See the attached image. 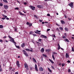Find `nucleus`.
Segmentation results:
<instances>
[{"label":"nucleus","mask_w":74,"mask_h":74,"mask_svg":"<svg viewBox=\"0 0 74 74\" xmlns=\"http://www.w3.org/2000/svg\"><path fill=\"white\" fill-rule=\"evenodd\" d=\"M64 40L65 41H66L67 42H69V41L68 40V39H67V38H66V39H64Z\"/></svg>","instance_id":"4be33fe9"},{"label":"nucleus","mask_w":74,"mask_h":74,"mask_svg":"<svg viewBox=\"0 0 74 74\" xmlns=\"http://www.w3.org/2000/svg\"><path fill=\"white\" fill-rule=\"evenodd\" d=\"M62 64V66L63 67L64 66H65V64Z\"/></svg>","instance_id":"79ce46f5"},{"label":"nucleus","mask_w":74,"mask_h":74,"mask_svg":"<svg viewBox=\"0 0 74 74\" xmlns=\"http://www.w3.org/2000/svg\"><path fill=\"white\" fill-rule=\"evenodd\" d=\"M64 35L66 36H67V35L66 34V33H64Z\"/></svg>","instance_id":"8fccbe9b"},{"label":"nucleus","mask_w":74,"mask_h":74,"mask_svg":"<svg viewBox=\"0 0 74 74\" xmlns=\"http://www.w3.org/2000/svg\"><path fill=\"white\" fill-rule=\"evenodd\" d=\"M32 35H33L34 36H37V35L35 34H33Z\"/></svg>","instance_id":"37998d69"},{"label":"nucleus","mask_w":74,"mask_h":74,"mask_svg":"<svg viewBox=\"0 0 74 74\" xmlns=\"http://www.w3.org/2000/svg\"><path fill=\"white\" fill-rule=\"evenodd\" d=\"M68 20H69V21H71V18H68Z\"/></svg>","instance_id":"0e129e2a"},{"label":"nucleus","mask_w":74,"mask_h":74,"mask_svg":"<svg viewBox=\"0 0 74 74\" xmlns=\"http://www.w3.org/2000/svg\"><path fill=\"white\" fill-rule=\"evenodd\" d=\"M3 4L1 3H0V6H3Z\"/></svg>","instance_id":"09e8293b"},{"label":"nucleus","mask_w":74,"mask_h":74,"mask_svg":"<svg viewBox=\"0 0 74 74\" xmlns=\"http://www.w3.org/2000/svg\"><path fill=\"white\" fill-rule=\"evenodd\" d=\"M11 40V41L13 42V43H14L15 44H16V43L15 42H14V39L13 38H12V39H11V40Z\"/></svg>","instance_id":"9b49d317"},{"label":"nucleus","mask_w":74,"mask_h":74,"mask_svg":"<svg viewBox=\"0 0 74 74\" xmlns=\"http://www.w3.org/2000/svg\"><path fill=\"white\" fill-rule=\"evenodd\" d=\"M32 23H30V24L29 23V27H31L32 26Z\"/></svg>","instance_id":"473e14b6"},{"label":"nucleus","mask_w":74,"mask_h":74,"mask_svg":"<svg viewBox=\"0 0 74 74\" xmlns=\"http://www.w3.org/2000/svg\"><path fill=\"white\" fill-rule=\"evenodd\" d=\"M15 74H18V73L17 72H16Z\"/></svg>","instance_id":"774afa93"},{"label":"nucleus","mask_w":74,"mask_h":74,"mask_svg":"<svg viewBox=\"0 0 74 74\" xmlns=\"http://www.w3.org/2000/svg\"><path fill=\"white\" fill-rule=\"evenodd\" d=\"M37 7L38 8H42V5H37Z\"/></svg>","instance_id":"6ab92c4d"},{"label":"nucleus","mask_w":74,"mask_h":74,"mask_svg":"<svg viewBox=\"0 0 74 74\" xmlns=\"http://www.w3.org/2000/svg\"><path fill=\"white\" fill-rule=\"evenodd\" d=\"M11 69H12V67H10L9 69V70L10 71Z\"/></svg>","instance_id":"c9c22d12"},{"label":"nucleus","mask_w":74,"mask_h":74,"mask_svg":"<svg viewBox=\"0 0 74 74\" xmlns=\"http://www.w3.org/2000/svg\"><path fill=\"white\" fill-rule=\"evenodd\" d=\"M26 24L27 25H29L30 24V23L28 22H27Z\"/></svg>","instance_id":"e433bc0d"},{"label":"nucleus","mask_w":74,"mask_h":74,"mask_svg":"<svg viewBox=\"0 0 74 74\" xmlns=\"http://www.w3.org/2000/svg\"><path fill=\"white\" fill-rule=\"evenodd\" d=\"M72 51L73 52H74V47H72Z\"/></svg>","instance_id":"f704fd0d"},{"label":"nucleus","mask_w":74,"mask_h":74,"mask_svg":"<svg viewBox=\"0 0 74 74\" xmlns=\"http://www.w3.org/2000/svg\"><path fill=\"white\" fill-rule=\"evenodd\" d=\"M15 10H19V8H15Z\"/></svg>","instance_id":"6e6d98bb"},{"label":"nucleus","mask_w":74,"mask_h":74,"mask_svg":"<svg viewBox=\"0 0 74 74\" xmlns=\"http://www.w3.org/2000/svg\"><path fill=\"white\" fill-rule=\"evenodd\" d=\"M16 64L17 65L18 67H20V65L19 64V61H16Z\"/></svg>","instance_id":"423d86ee"},{"label":"nucleus","mask_w":74,"mask_h":74,"mask_svg":"<svg viewBox=\"0 0 74 74\" xmlns=\"http://www.w3.org/2000/svg\"><path fill=\"white\" fill-rule=\"evenodd\" d=\"M61 24H65V22L64 21L61 20Z\"/></svg>","instance_id":"ddd939ff"},{"label":"nucleus","mask_w":74,"mask_h":74,"mask_svg":"<svg viewBox=\"0 0 74 74\" xmlns=\"http://www.w3.org/2000/svg\"><path fill=\"white\" fill-rule=\"evenodd\" d=\"M35 69L36 71H38V69L37 66V65H36V64H35Z\"/></svg>","instance_id":"0eeeda50"},{"label":"nucleus","mask_w":74,"mask_h":74,"mask_svg":"<svg viewBox=\"0 0 74 74\" xmlns=\"http://www.w3.org/2000/svg\"><path fill=\"white\" fill-rule=\"evenodd\" d=\"M64 29L66 32H68V31H69V29L67 28H66V27Z\"/></svg>","instance_id":"aec40b11"},{"label":"nucleus","mask_w":74,"mask_h":74,"mask_svg":"<svg viewBox=\"0 0 74 74\" xmlns=\"http://www.w3.org/2000/svg\"><path fill=\"white\" fill-rule=\"evenodd\" d=\"M19 13L20 14V15H24V14H22V12H19Z\"/></svg>","instance_id":"393cba45"},{"label":"nucleus","mask_w":74,"mask_h":74,"mask_svg":"<svg viewBox=\"0 0 74 74\" xmlns=\"http://www.w3.org/2000/svg\"><path fill=\"white\" fill-rule=\"evenodd\" d=\"M34 17H35V18H37V16L36 15H34Z\"/></svg>","instance_id":"603ef678"},{"label":"nucleus","mask_w":74,"mask_h":74,"mask_svg":"<svg viewBox=\"0 0 74 74\" xmlns=\"http://www.w3.org/2000/svg\"><path fill=\"white\" fill-rule=\"evenodd\" d=\"M51 67H52V68L53 69H55V68H54V67L53 66H51Z\"/></svg>","instance_id":"864d4df0"},{"label":"nucleus","mask_w":74,"mask_h":74,"mask_svg":"<svg viewBox=\"0 0 74 74\" xmlns=\"http://www.w3.org/2000/svg\"><path fill=\"white\" fill-rule=\"evenodd\" d=\"M47 16H50V14H47Z\"/></svg>","instance_id":"e2e57ef3"},{"label":"nucleus","mask_w":74,"mask_h":74,"mask_svg":"<svg viewBox=\"0 0 74 74\" xmlns=\"http://www.w3.org/2000/svg\"><path fill=\"white\" fill-rule=\"evenodd\" d=\"M49 60L52 64H53L54 63L53 61L49 59Z\"/></svg>","instance_id":"412c9836"},{"label":"nucleus","mask_w":74,"mask_h":74,"mask_svg":"<svg viewBox=\"0 0 74 74\" xmlns=\"http://www.w3.org/2000/svg\"><path fill=\"white\" fill-rule=\"evenodd\" d=\"M6 18H2V19L3 20H4V19H5Z\"/></svg>","instance_id":"5fc2aeb1"},{"label":"nucleus","mask_w":74,"mask_h":74,"mask_svg":"<svg viewBox=\"0 0 74 74\" xmlns=\"http://www.w3.org/2000/svg\"><path fill=\"white\" fill-rule=\"evenodd\" d=\"M3 1L4 2L8 3V2L7 0H3Z\"/></svg>","instance_id":"5701e85b"},{"label":"nucleus","mask_w":74,"mask_h":74,"mask_svg":"<svg viewBox=\"0 0 74 74\" xmlns=\"http://www.w3.org/2000/svg\"><path fill=\"white\" fill-rule=\"evenodd\" d=\"M8 37L10 39V40H11V39H12V37H11V36H8Z\"/></svg>","instance_id":"4c0bfd02"},{"label":"nucleus","mask_w":74,"mask_h":74,"mask_svg":"<svg viewBox=\"0 0 74 74\" xmlns=\"http://www.w3.org/2000/svg\"><path fill=\"white\" fill-rule=\"evenodd\" d=\"M40 37H42V38H47V37L45 36H44L43 35H41V36H40Z\"/></svg>","instance_id":"9d476101"},{"label":"nucleus","mask_w":74,"mask_h":74,"mask_svg":"<svg viewBox=\"0 0 74 74\" xmlns=\"http://www.w3.org/2000/svg\"><path fill=\"white\" fill-rule=\"evenodd\" d=\"M53 54H56V55H57V53H56L55 52H53Z\"/></svg>","instance_id":"a19ab883"},{"label":"nucleus","mask_w":74,"mask_h":74,"mask_svg":"<svg viewBox=\"0 0 74 74\" xmlns=\"http://www.w3.org/2000/svg\"><path fill=\"white\" fill-rule=\"evenodd\" d=\"M74 3L73 2H71L69 4V5L72 8H73V4Z\"/></svg>","instance_id":"f03ea898"},{"label":"nucleus","mask_w":74,"mask_h":74,"mask_svg":"<svg viewBox=\"0 0 74 74\" xmlns=\"http://www.w3.org/2000/svg\"><path fill=\"white\" fill-rule=\"evenodd\" d=\"M31 50H30L29 49H25V50H26V51H30L31 52H33V49L32 48H31Z\"/></svg>","instance_id":"7ed1b4c3"},{"label":"nucleus","mask_w":74,"mask_h":74,"mask_svg":"<svg viewBox=\"0 0 74 74\" xmlns=\"http://www.w3.org/2000/svg\"><path fill=\"white\" fill-rule=\"evenodd\" d=\"M2 71V69L1 68H0V72H1Z\"/></svg>","instance_id":"58836bf2"},{"label":"nucleus","mask_w":74,"mask_h":74,"mask_svg":"<svg viewBox=\"0 0 74 74\" xmlns=\"http://www.w3.org/2000/svg\"><path fill=\"white\" fill-rule=\"evenodd\" d=\"M46 52H49V49H47L45 50Z\"/></svg>","instance_id":"49530a36"},{"label":"nucleus","mask_w":74,"mask_h":74,"mask_svg":"<svg viewBox=\"0 0 74 74\" xmlns=\"http://www.w3.org/2000/svg\"><path fill=\"white\" fill-rule=\"evenodd\" d=\"M23 52L24 54L25 55V56L27 57H28L29 56L28 54L25 50H23Z\"/></svg>","instance_id":"f257e3e1"},{"label":"nucleus","mask_w":74,"mask_h":74,"mask_svg":"<svg viewBox=\"0 0 74 74\" xmlns=\"http://www.w3.org/2000/svg\"><path fill=\"white\" fill-rule=\"evenodd\" d=\"M29 7H30V8L32 9V10H35V7L34 6H33L32 5H30L29 6Z\"/></svg>","instance_id":"20e7f679"},{"label":"nucleus","mask_w":74,"mask_h":74,"mask_svg":"<svg viewBox=\"0 0 74 74\" xmlns=\"http://www.w3.org/2000/svg\"><path fill=\"white\" fill-rule=\"evenodd\" d=\"M66 38V37L65 36H63L62 38Z\"/></svg>","instance_id":"4d7b16f0"},{"label":"nucleus","mask_w":74,"mask_h":74,"mask_svg":"<svg viewBox=\"0 0 74 74\" xmlns=\"http://www.w3.org/2000/svg\"><path fill=\"white\" fill-rule=\"evenodd\" d=\"M36 31H35V33L36 34H38V32H41V31H38V30H36Z\"/></svg>","instance_id":"1a4fd4ad"},{"label":"nucleus","mask_w":74,"mask_h":74,"mask_svg":"<svg viewBox=\"0 0 74 74\" xmlns=\"http://www.w3.org/2000/svg\"><path fill=\"white\" fill-rule=\"evenodd\" d=\"M24 4L25 5H27V3L26 2H24Z\"/></svg>","instance_id":"680f3d73"},{"label":"nucleus","mask_w":74,"mask_h":74,"mask_svg":"<svg viewBox=\"0 0 74 74\" xmlns=\"http://www.w3.org/2000/svg\"><path fill=\"white\" fill-rule=\"evenodd\" d=\"M64 16L65 18H66L67 17H66V15L65 14V15H64Z\"/></svg>","instance_id":"c03bdc74"},{"label":"nucleus","mask_w":74,"mask_h":74,"mask_svg":"<svg viewBox=\"0 0 74 74\" xmlns=\"http://www.w3.org/2000/svg\"><path fill=\"white\" fill-rule=\"evenodd\" d=\"M12 71H13V72H15V68H13Z\"/></svg>","instance_id":"2f4dec72"},{"label":"nucleus","mask_w":74,"mask_h":74,"mask_svg":"<svg viewBox=\"0 0 74 74\" xmlns=\"http://www.w3.org/2000/svg\"><path fill=\"white\" fill-rule=\"evenodd\" d=\"M2 16H3V17H4L5 18H7V16H5L4 14H2Z\"/></svg>","instance_id":"b1692460"},{"label":"nucleus","mask_w":74,"mask_h":74,"mask_svg":"<svg viewBox=\"0 0 74 74\" xmlns=\"http://www.w3.org/2000/svg\"><path fill=\"white\" fill-rule=\"evenodd\" d=\"M53 37H54V38H55V37H56V36H55V35H53Z\"/></svg>","instance_id":"338daca9"},{"label":"nucleus","mask_w":74,"mask_h":74,"mask_svg":"<svg viewBox=\"0 0 74 74\" xmlns=\"http://www.w3.org/2000/svg\"><path fill=\"white\" fill-rule=\"evenodd\" d=\"M65 57L66 58H68L69 57V55L68 53H66V54Z\"/></svg>","instance_id":"f8f14e48"},{"label":"nucleus","mask_w":74,"mask_h":74,"mask_svg":"<svg viewBox=\"0 0 74 74\" xmlns=\"http://www.w3.org/2000/svg\"><path fill=\"white\" fill-rule=\"evenodd\" d=\"M14 30H15V31L16 32V31H17L16 29V28H15L14 29Z\"/></svg>","instance_id":"69168bd1"},{"label":"nucleus","mask_w":74,"mask_h":74,"mask_svg":"<svg viewBox=\"0 0 74 74\" xmlns=\"http://www.w3.org/2000/svg\"><path fill=\"white\" fill-rule=\"evenodd\" d=\"M25 43H23L21 45V47H22V48H24V47L25 46Z\"/></svg>","instance_id":"4468645a"},{"label":"nucleus","mask_w":74,"mask_h":74,"mask_svg":"<svg viewBox=\"0 0 74 74\" xmlns=\"http://www.w3.org/2000/svg\"><path fill=\"white\" fill-rule=\"evenodd\" d=\"M42 56H44L46 58L47 57V56L46 55H45L44 54H43Z\"/></svg>","instance_id":"c756f323"},{"label":"nucleus","mask_w":74,"mask_h":74,"mask_svg":"<svg viewBox=\"0 0 74 74\" xmlns=\"http://www.w3.org/2000/svg\"><path fill=\"white\" fill-rule=\"evenodd\" d=\"M58 48H57V49L60 50V49L61 47L60 46L59 44H58Z\"/></svg>","instance_id":"f3484780"},{"label":"nucleus","mask_w":74,"mask_h":74,"mask_svg":"<svg viewBox=\"0 0 74 74\" xmlns=\"http://www.w3.org/2000/svg\"><path fill=\"white\" fill-rule=\"evenodd\" d=\"M3 28V26L2 25H0V28L2 29Z\"/></svg>","instance_id":"bb28decb"},{"label":"nucleus","mask_w":74,"mask_h":74,"mask_svg":"<svg viewBox=\"0 0 74 74\" xmlns=\"http://www.w3.org/2000/svg\"><path fill=\"white\" fill-rule=\"evenodd\" d=\"M29 70H30L31 71L32 70V67H30V68L29 69Z\"/></svg>","instance_id":"ea45409f"},{"label":"nucleus","mask_w":74,"mask_h":74,"mask_svg":"<svg viewBox=\"0 0 74 74\" xmlns=\"http://www.w3.org/2000/svg\"><path fill=\"white\" fill-rule=\"evenodd\" d=\"M68 71L69 72H71V69H69L68 70Z\"/></svg>","instance_id":"a18cd8bd"},{"label":"nucleus","mask_w":74,"mask_h":74,"mask_svg":"<svg viewBox=\"0 0 74 74\" xmlns=\"http://www.w3.org/2000/svg\"><path fill=\"white\" fill-rule=\"evenodd\" d=\"M44 51V48H42L41 50V52H42V53H43Z\"/></svg>","instance_id":"a211bd4d"},{"label":"nucleus","mask_w":74,"mask_h":74,"mask_svg":"<svg viewBox=\"0 0 74 74\" xmlns=\"http://www.w3.org/2000/svg\"><path fill=\"white\" fill-rule=\"evenodd\" d=\"M52 58L53 60H55V58L53 54H52Z\"/></svg>","instance_id":"cd10ccee"},{"label":"nucleus","mask_w":74,"mask_h":74,"mask_svg":"<svg viewBox=\"0 0 74 74\" xmlns=\"http://www.w3.org/2000/svg\"><path fill=\"white\" fill-rule=\"evenodd\" d=\"M4 7L5 9H8V5H4Z\"/></svg>","instance_id":"6e6552de"},{"label":"nucleus","mask_w":74,"mask_h":74,"mask_svg":"<svg viewBox=\"0 0 74 74\" xmlns=\"http://www.w3.org/2000/svg\"><path fill=\"white\" fill-rule=\"evenodd\" d=\"M0 42H1L2 43L3 42V41L2 40L0 39Z\"/></svg>","instance_id":"de8ad7c7"},{"label":"nucleus","mask_w":74,"mask_h":74,"mask_svg":"<svg viewBox=\"0 0 74 74\" xmlns=\"http://www.w3.org/2000/svg\"><path fill=\"white\" fill-rule=\"evenodd\" d=\"M67 62L70 63V61L69 60H68L67 61Z\"/></svg>","instance_id":"052dcab7"},{"label":"nucleus","mask_w":74,"mask_h":74,"mask_svg":"<svg viewBox=\"0 0 74 74\" xmlns=\"http://www.w3.org/2000/svg\"><path fill=\"white\" fill-rule=\"evenodd\" d=\"M59 29H60V30H62V31L63 30V28L61 27H59Z\"/></svg>","instance_id":"a878e982"},{"label":"nucleus","mask_w":74,"mask_h":74,"mask_svg":"<svg viewBox=\"0 0 74 74\" xmlns=\"http://www.w3.org/2000/svg\"><path fill=\"white\" fill-rule=\"evenodd\" d=\"M33 61L35 63H37V61L34 58H32Z\"/></svg>","instance_id":"dca6fc26"},{"label":"nucleus","mask_w":74,"mask_h":74,"mask_svg":"<svg viewBox=\"0 0 74 74\" xmlns=\"http://www.w3.org/2000/svg\"><path fill=\"white\" fill-rule=\"evenodd\" d=\"M32 33H33L32 32H29V34H32Z\"/></svg>","instance_id":"13d9d810"},{"label":"nucleus","mask_w":74,"mask_h":74,"mask_svg":"<svg viewBox=\"0 0 74 74\" xmlns=\"http://www.w3.org/2000/svg\"><path fill=\"white\" fill-rule=\"evenodd\" d=\"M48 71L50 72H51L52 71L50 69H49V68H48Z\"/></svg>","instance_id":"7c9ffc66"},{"label":"nucleus","mask_w":74,"mask_h":74,"mask_svg":"<svg viewBox=\"0 0 74 74\" xmlns=\"http://www.w3.org/2000/svg\"><path fill=\"white\" fill-rule=\"evenodd\" d=\"M50 30V29H47V32H48V31H49Z\"/></svg>","instance_id":"bf43d9fd"},{"label":"nucleus","mask_w":74,"mask_h":74,"mask_svg":"<svg viewBox=\"0 0 74 74\" xmlns=\"http://www.w3.org/2000/svg\"><path fill=\"white\" fill-rule=\"evenodd\" d=\"M15 45L16 47L17 48H18V49H20V47L19 46H16V44H15Z\"/></svg>","instance_id":"c85d7f7f"},{"label":"nucleus","mask_w":74,"mask_h":74,"mask_svg":"<svg viewBox=\"0 0 74 74\" xmlns=\"http://www.w3.org/2000/svg\"><path fill=\"white\" fill-rule=\"evenodd\" d=\"M42 40L41 39L39 38L38 41L39 42H41V40Z\"/></svg>","instance_id":"72a5a7b5"},{"label":"nucleus","mask_w":74,"mask_h":74,"mask_svg":"<svg viewBox=\"0 0 74 74\" xmlns=\"http://www.w3.org/2000/svg\"><path fill=\"white\" fill-rule=\"evenodd\" d=\"M39 22H42V20L40 19H39Z\"/></svg>","instance_id":"3c124183"},{"label":"nucleus","mask_w":74,"mask_h":74,"mask_svg":"<svg viewBox=\"0 0 74 74\" xmlns=\"http://www.w3.org/2000/svg\"><path fill=\"white\" fill-rule=\"evenodd\" d=\"M39 70L40 71H44V69H43V68H42L40 67L39 69Z\"/></svg>","instance_id":"2eb2a0df"},{"label":"nucleus","mask_w":74,"mask_h":74,"mask_svg":"<svg viewBox=\"0 0 74 74\" xmlns=\"http://www.w3.org/2000/svg\"><path fill=\"white\" fill-rule=\"evenodd\" d=\"M25 68H26L27 70H29L28 66L27 64H25Z\"/></svg>","instance_id":"39448f33"}]
</instances>
